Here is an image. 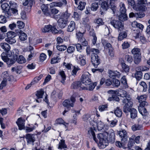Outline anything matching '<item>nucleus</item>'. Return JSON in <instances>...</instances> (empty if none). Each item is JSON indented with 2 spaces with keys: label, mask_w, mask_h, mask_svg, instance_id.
Listing matches in <instances>:
<instances>
[{
  "label": "nucleus",
  "mask_w": 150,
  "mask_h": 150,
  "mask_svg": "<svg viewBox=\"0 0 150 150\" xmlns=\"http://www.w3.org/2000/svg\"><path fill=\"white\" fill-rule=\"evenodd\" d=\"M147 3V1L146 0H138L137 1V5H139V6H144V10H142V11H145L146 9V8L145 6L144 5L146 4Z\"/></svg>",
  "instance_id": "nucleus-32"
},
{
  "label": "nucleus",
  "mask_w": 150,
  "mask_h": 150,
  "mask_svg": "<svg viewBox=\"0 0 150 150\" xmlns=\"http://www.w3.org/2000/svg\"><path fill=\"white\" fill-rule=\"evenodd\" d=\"M76 100L75 98L71 97L70 99H67L64 100L62 103L63 105L67 108V109H65L63 112L64 115L70 109V107H73Z\"/></svg>",
  "instance_id": "nucleus-5"
},
{
  "label": "nucleus",
  "mask_w": 150,
  "mask_h": 150,
  "mask_svg": "<svg viewBox=\"0 0 150 150\" xmlns=\"http://www.w3.org/2000/svg\"><path fill=\"white\" fill-rule=\"evenodd\" d=\"M90 35L92 36V42L93 45H95L96 43L97 40V38L96 35L95 33L94 32H91Z\"/></svg>",
  "instance_id": "nucleus-42"
},
{
  "label": "nucleus",
  "mask_w": 150,
  "mask_h": 150,
  "mask_svg": "<svg viewBox=\"0 0 150 150\" xmlns=\"http://www.w3.org/2000/svg\"><path fill=\"white\" fill-rule=\"evenodd\" d=\"M98 3L99 2H96L93 3L91 6V10L94 11H97L99 8Z\"/></svg>",
  "instance_id": "nucleus-31"
},
{
  "label": "nucleus",
  "mask_w": 150,
  "mask_h": 150,
  "mask_svg": "<svg viewBox=\"0 0 150 150\" xmlns=\"http://www.w3.org/2000/svg\"><path fill=\"white\" fill-rule=\"evenodd\" d=\"M139 111L140 113L143 115H146L147 113V110L146 108L143 107H138Z\"/></svg>",
  "instance_id": "nucleus-44"
},
{
  "label": "nucleus",
  "mask_w": 150,
  "mask_h": 150,
  "mask_svg": "<svg viewBox=\"0 0 150 150\" xmlns=\"http://www.w3.org/2000/svg\"><path fill=\"white\" fill-rule=\"evenodd\" d=\"M75 28V23L73 21H71L68 26L67 31L69 32H72Z\"/></svg>",
  "instance_id": "nucleus-24"
},
{
  "label": "nucleus",
  "mask_w": 150,
  "mask_h": 150,
  "mask_svg": "<svg viewBox=\"0 0 150 150\" xmlns=\"http://www.w3.org/2000/svg\"><path fill=\"white\" fill-rule=\"evenodd\" d=\"M25 138L26 139L27 144H31L33 145H34L35 141L34 135L28 134L25 136Z\"/></svg>",
  "instance_id": "nucleus-13"
},
{
  "label": "nucleus",
  "mask_w": 150,
  "mask_h": 150,
  "mask_svg": "<svg viewBox=\"0 0 150 150\" xmlns=\"http://www.w3.org/2000/svg\"><path fill=\"white\" fill-rule=\"evenodd\" d=\"M119 36L118 37V40H121L126 38L127 35V33L125 31H119Z\"/></svg>",
  "instance_id": "nucleus-28"
},
{
  "label": "nucleus",
  "mask_w": 150,
  "mask_h": 150,
  "mask_svg": "<svg viewBox=\"0 0 150 150\" xmlns=\"http://www.w3.org/2000/svg\"><path fill=\"white\" fill-rule=\"evenodd\" d=\"M17 24L18 28L20 29L23 28L25 26L24 23L21 21H18L17 22Z\"/></svg>",
  "instance_id": "nucleus-64"
},
{
  "label": "nucleus",
  "mask_w": 150,
  "mask_h": 150,
  "mask_svg": "<svg viewBox=\"0 0 150 150\" xmlns=\"http://www.w3.org/2000/svg\"><path fill=\"white\" fill-rule=\"evenodd\" d=\"M91 75L88 72H86L82 74L81 77V81L85 85H89L91 83L90 79Z\"/></svg>",
  "instance_id": "nucleus-9"
},
{
  "label": "nucleus",
  "mask_w": 150,
  "mask_h": 150,
  "mask_svg": "<svg viewBox=\"0 0 150 150\" xmlns=\"http://www.w3.org/2000/svg\"><path fill=\"white\" fill-rule=\"evenodd\" d=\"M86 3L84 2L80 1L79 3L78 8L81 10H83L85 8Z\"/></svg>",
  "instance_id": "nucleus-54"
},
{
  "label": "nucleus",
  "mask_w": 150,
  "mask_h": 150,
  "mask_svg": "<svg viewBox=\"0 0 150 150\" xmlns=\"http://www.w3.org/2000/svg\"><path fill=\"white\" fill-rule=\"evenodd\" d=\"M57 49L59 51H63L67 49V47L64 45H59L57 46Z\"/></svg>",
  "instance_id": "nucleus-63"
},
{
  "label": "nucleus",
  "mask_w": 150,
  "mask_h": 150,
  "mask_svg": "<svg viewBox=\"0 0 150 150\" xmlns=\"http://www.w3.org/2000/svg\"><path fill=\"white\" fill-rule=\"evenodd\" d=\"M12 55L11 54H7L3 52L2 53L1 56L2 60L5 62L7 64L8 67L11 66L13 64L16 62V59L12 57L10 58H8V57H11Z\"/></svg>",
  "instance_id": "nucleus-6"
},
{
  "label": "nucleus",
  "mask_w": 150,
  "mask_h": 150,
  "mask_svg": "<svg viewBox=\"0 0 150 150\" xmlns=\"http://www.w3.org/2000/svg\"><path fill=\"white\" fill-rule=\"evenodd\" d=\"M125 60L129 63H131L133 60L132 57L128 54L125 56Z\"/></svg>",
  "instance_id": "nucleus-51"
},
{
  "label": "nucleus",
  "mask_w": 150,
  "mask_h": 150,
  "mask_svg": "<svg viewBox=\"0 0 150 150\" xmlns=\"http://www.w3.org/2000/svg\"><path fill=\"white\" fill-rule=\"evenodd\" d=\"M75 50V47L73 46L68 47L67 49V51L69 54H71L73 53Z\"/></svg>",
  "instance_id": "nucleus-57"
},
{
  "label": "nucleus",
  "mask_w": 150,
  "mask_h": 150,
  "mask_svg": "<svg viewBox=\"0 0 150 150\" xmlns=\"http://www.w3.org/2000/svg\"><path fill=\"white\" fill-rule=\"evenodd\" d=\"M35 125L36 126H33L31 127H26L25 128V130L26 132H29L32 131L33 130L35 129L36 127L38 126V125L36 123L35 124Z\"/></svg>",
  "instance_id": "nucleus-38"
},
{
  "label": "nucleus",
  "mask_w": 150,
  "mask_h": 150,
  "mask_svg": "<svg viewBox=\"0 0 150 150\" xmlns=\"http://www.w3.org/2000/svg\"><path fill=\"white\" fill-rule=\"evenodd\" d=\"M16 36V34L15 33L12 32H8L7 33V38H15V37Z\"/></svg>",
  "instance_id": "nucleus-39"
},
{
  "label": "nucleus",
  "mask_w": 150,
  "mask_h": 150,
  "mask_svg": "<svg viewBox=\"0 0 150 150\" xmlns=\"http://www.w3.org/2000/svg\"><path fill=\"white\" fill-rule=\"evenodd\" d=\"M5 41L10 44H12L15 43L16 42L15 38H5Z\"/></svg>",
  "instance_id": "nucleus-62"
},
{
  "label": "nucleus",
  "mask_w": 150,
  "mask_h": 150,
  "mask_svg": "<svg viewBox=\"0 0 150 150\" xmlns=\"http://www.w3.org/2000/svg\"><path fill=\"white\" fill-rule=\"evenodd\" d=\"M127 1L129 5H130L136 11H138L139 10H144V6H139V5L135 4V2L134 0H127Z\"/></svg>",
  "instance_id": "nucleus-11"
},
{
  "label": "nucleus",
  "mask_w": 150,
  "mask_h": 150,
  "mask_svg": "<svg viewBox=\"0 0 150 150\" xmlns=\"http://www.w3.org/2000/svg\"><path fill=\"white\" fill-rule=\"evenodd\" d=\"M43 32H51L52 33L55 34L58 33V31L56 29L55 27L51 25H45L42 30Z\"/></svg>",
  "instance_id": "nucleus-10"
},
{
  "label": "nucleus",
  "mask_w": 150,
  "mask_h": 150,
  "mask_svg": "<svg viewBox=\"0 0 150 150\" xmlns=\"http://www.w3.org/2000/svg\"><path fill=\"white\" fill-rule=\"evenodd\" d=\"M20 40L21 41H24L27 39V35L25 33H21L19 36Z\"/></svg>",
  "instance_id": "nucleus-56"
},
{
  "label": "nucleus",
  "mask_w": 150,
  "mask_h": 150,
  "mask_svg": "<svg viewBox=\"0 0 150 150\" xmlns=\"http://www.w3.org/2000/svg\"><path fill=\"white\" fill-rule=\"evenodd\" d=\"M108 72L109 77L113 79L115 78H119L121 75L120 73L117 71H112L110 70Z\"/></svg>",
  "instance_id": "nucleus-19"
},
{
  "label": "nucleus",
  "mask_w": 150,
  "mask_h": 150,
  "mask_svg": "<svg viewBox=\"0 0 150 150\" xmlns=\"http://www.w3.org/2000/svg\"><path fill=\"white\" fill-rule=\"evenodd\" d=\"M13 57L15 59H17L18 58V56L19 54V51L18 50L16 49L13 50Z\"/></svg>",
  "instance_id": "nucleus-61"
},
{
  "label": "nucleus",
  "mask_w": 150,
  "mask_h": 150,
  "mask_svg": "<svg viewBox=\"0 0 150 150\" xmlns=\"http://www.w3.org/2000/svg\"><path fill=\"white\" fill-rule=\"evenodd\" d=\"M94 130L95 129L94 127H90L88 129V133L89 135L92 136L93 140L96 142L97 143L98 142V140L96 138L95 133L94 131Z\"/></svg>",
  "instance_id": "nucleus-21"
},
{
  "label": "nucleus",
  "mask_w": 150,
  "mask_h": 150,
  "mask_svg": "<svg viewBox=\"0 0 150 150\" xmlns=\"http://www.w3.org/2000/svg\"><path fill=\"white\" fill-rule=\"evenodd\" d=\"M60 58L59 57H57L52 58L51 61V63L54 64L59 62H60Z\"/></svg>",
  "instance_id": "nucleus-52"
},
{
  "label": "nucleus",
  "mask_w": 150,
  "mask_h": 150,
  "mask_svg": "<svg viewBox=\"0 0 150 150\" xmlns=\"http://www.w3.org/2000/svg\"><path fill=\"white\" fill-rule=\"evenodd\" d=\"M59 75H60L62 79V80L61 81L62 83L64 84L65 83V81L66 80V76L64 71H60L59 73Z\"/></svg>",
  "instance_id": "nucleus-45"
},
{
  "label": "nucleus",
  "mask_w": 150,
  "mask_h": 150,
  "mask_svg": "<svg viewBox=\"0 0 150 150\" xmlns=\"http://www.w3.org/2000/svg\"><path fill=\"white\" fill-rule=\"evenodd\" d=\"M131 129L134 131L141 130L143 129V126L138 123L133 125L131 127Z\"/></svg>",
  "instance_id": "nucleus-22"
},
{
  "label": "nucleus",
  "mask_w": 150,
  "mask_h": 150,
  "mask_svg": "<svg viewBox=\"0 0 150 150\" xmlns=\"http://www.w3.org/2000/svg\"><path fill=\"white\" fill-rule=\"evenodd\" d=\"M1 7L4 11L6 13H7L9 15H10L8 12H9L10 7L9 6L8 4L5 3L2 4L1 5Z\"/></svg>",
  "instance_id": "nucleus-23"
},
{
  "label": "nucleus",
  "mask_w": 150,
  "mask_h": 150,
  "mask_svg": "<svg viewBox=\"0 0 150 150\" xmlns=\"http://www.w3.org/2000/svg\"><path fill=\"white\" fill-rule=\"evenodd\" d=\"M85 31L86 30H84L83 31H80L76 33V36L79 41H80L84 38L83 37V34L85 33Z\"/></svg>",
  "instance_id": "nucleus-26"
},
{
  "label": "nucleus",
  "mask_w": 150,
  "mask_h": 150,
  "mask_svg": "<svg viewBox=\"0 0 150 150\" xmlns=\"http://www.w3.org/2000/svg\"><path fill=\"white\" fill-rule=\"evenodd\" d=\"M140 88L143 89V91L146 92L147 89V86L146 83L144 81H142L139 83Z\"/></svg>",
  "instance_id": "nucleus-36"
},
{
  "label": "nucleus",
  "mask_w": 150,
  "mask_h": 150,
  "mask_svg": "<svg viewBox=\"0 0 150 150\" xmlns=\"http://www.w3.org/2000/svg\"><path fill=\"white\" fill-rule=\"evenodd\" d=\"M135 76L137 80H139L142 78V71L139 70V71L136 72L135 74Z\"/></svg>",
  "instance_id": "nucleus-43"
},
{
  "label": "nucleus",
  "mask_w": 150,
  "mask_h": 150,
  "mask_svg": "<svg viewBox=\"0 0 150 150\" xmlns=\"http://www.w3.org/2000/svg\"><path fill=\"white\" fill-rule=\"evenodd\" d=\"M92 116V115L89 114H86L83 116L82 119L84 121L90 122L91 121L93 120Z\"/></svg>",
  "instance_id": "nucleus-30"
},
{
  "label": "nucleus",
  "mask_w": 150,
  "mask_h": 150,
  "mask_svg": "<svg viewBox=\"0 0 150 150\" xmlns=\"http://www.w3.org/2000/svg\"><path fill=\"white\" fill-rule=\"evenodd\" d=\"M112 82V85L114 87H118L120 84V81L117 79H113Z\"/></svg>",
  "instance_id": "nucleus-55"
},
{
  "label": "nucleus",
  "mask_w": 150,
  "mask_h": 150,
  "mask_svg": "<svg viewBox=\"0 0 150 150\" xmlns=\"http://www.w3.org/2000/svg\"><path fill=\"white\" fill-rule=\"evenodd\" d=\"M0 46L1 48L6 52L5 53V54H8L11 53V54L12 53L10 51V47L8 44L5 42L1 43L0 44Z\"/></svg>",
  "instance_id": "nucleus-20"
},
{
  "label": "nucleus",
  "mask_w": 150,
  "mask_h": 150,
  "mask_svg": "<svg viewBox=\"0 0 150 150\" xmlns=\"http://www.w3.org/2000/svg\"><path fill=\"white\" fill-rule=\"evenodd\" d=\"M141 35L139 30H134L132 33V35L135 39H137L139 38V36Z\"/></svg>",
  "instance_id": "nucleus-50"
},
{
  "label": "nucleus",
  "mask_w": 150,
  "mask_h": 150,
  "mask_svg": "<svg viewBox=\"0 0 150 150\" xmlns=\"http://www.w3.org/2000/svg\"><path fill=\"white\" fill-rule=\"evenodd\" d=\"M7 84V79L4 78L1 82L0 86V90L2 89Z\"/></svg>",
  "instance_id": "nucleus-58"
},
{
  "label": "nucleus",
  "mask_w": 150,
  "mask_h": 150,
  "mask_svg": "<svg viewBox=\"0 0 150 150\" xmlns=\"http://www.w3.org/2000/svg\"><path fill=\"white\" fill-rule=\"evenodd\" d=\"M86 52L88 55H89L92 53L91 56H95L100 53V51L98 49L95 48L91 49L90 47H87L86 49Z\"/></svg>",
  "instance_id": "nucleus-18"
},
{
  "label": "nucleus",
  "mask_w": 150,
  "mask_h": 150,
  "mask_svg": "<svg viewBox=\"0 0 150 150\" xmlns=\"http://www.w3.org/2000/svg\"><path fill=\"white\" fill-rule=\"evenodd\" d=\"M127 17L126 13H120L118 16L119 20L122 21L127 20Z\"/></svg>",
  "instance_id": "nucleus-41"
},
{
  "label": "nucleus",
  "mask_w": 150,
  "mask_h": 150,
  "mask_svg": "<svg viewBox=\"0 0 150 150\" xmlns=\"http://www.w3.org/2000/svg\"><path fill=\"white\" fill-rule=\"evenodd\" d=\"M41 9L44 14L46 16H49L50 13L49 11L48 7L45 4L42 5L41 6Z\"/></svg>",
  "instance_id": "nucleus-25"
},
{
  "label": "nucleus",
  "mask_w": 150,
  "mask_h": 150,
  "mask_svg": "<svg viewBox=\"0 0 150 150\" xmlns=\"http://www.w3.org/2000/svg\"><path fill=\"white\" fill-rule=\"evenodd\" d=\"M140 50L137 48H134L132 50V53L134 55H136L137 56L140 54Z\"/></svg>",
  "instance_id": "nucleus-48"
},
{
  "label": "nucleus",
  "mask_w": 150,
  "mask_h": 150,
  "mask_svg": "<svg viewBox=\"0 0 150 150\" xmlns=\"http://www.w3.org/2000/svg\"><path fill=\"white\" fill-rule=\"evenodd\" d=\"M108 100L110 101L115 100L116 101H119L120 99L116 95L112 94L111 97H110L108 98Z\"/></svg>",
  "instance_id": "nucleus-47"
},
{
  "label": "nucleus",
  "mask_w": 150,
  "mask_h": 150,
  "mask_svg": "<svg viewBox=\"0 0 150 150\" xmlns=\"http://www.w3.org/2000/svg\"><path fill=\"white\" fill-rule=\"evenodd\" d=\"M71 88L79 89V90H83L84 88L80 81H75L73 83L71 86Z\"/></svg>",
  "instance_id": "nucleus-16"
},
{
  "label": "nucleus",
  "mask_w": 150,
  "mask_h": 150,
  "mask_svg": "<svg viewBox=\"0 0 150 150\" xmlns=\"http://www.w3.org/2000/svg\"><path fill=\"white\" fill-rule=\"evenodd\" d=\"M120 96L125 98L122 99V102L125 104H128L129 100L133 101V100L132 98L130 95L127 94V92L124 90H122L120 91Z\"/></svg>",
  "instance_id": "nucleus-8"
},
{
  "label": "nucleus",
  "mask_w": 150,
  "mask_h": 150,
  "mask_svg": "<svg viewBox=\"0 0 150 150\" xmlns=\"http://www.w3.org/2000/svg\"><path fill=\"white\" fill-rule=\"evenodd\" d=\"M99 139V146L101 148H104L107 146V142L113 143L115 140V134L114 130L110 129L108 131H105L103 133H100L97 136Z\"/></svg>",
  "instance_id": "nucleus-1"
},
{
  "label": "nucleus",
  "mask_w": 150,
  "mask_h": 150,
  "mask_svg": "<svg viewBox=\"0 0 150 150\" xmlns=\"http://www.w3.org/2000/svg\"><path fill=\"white\" fill-rule=\"evenodd\" d=\"M121 83L123 85L124 87L125 88L128 87L127 79L125 76H124L122 77L121 79Z\"/></svg>",
  "instance_id": "nucleus-46"
},
{
  "label": "nucleus",
  "mask_w": 150,
  "mask_h": 150,
  "mask_svg": "<svg viewBox=\"0 0 150 150\" xmlns=\"http://www.w3.org/2000/svg\"><path fill=\"white\" fill-rule=\"evenodd\" d=\"M25 120L21 117L19 118L17 120L16 123L19 130H21L25 129Z\"/></svg>",
  "instance_id": "nucleus-15"
},
{
  "label": "nucleus",
  "mask_w": 150,
  "mask_h": 150,
  "mask_svg": "<svg viewBox=\"0 0 150 150\" xmlns=\"http://www.w3.org/2000/svg\"><path fill=\"white\" fill-rule=\"evenodd\" d=\"M110 23L114 28L118 30V32L122 31L124 29L123 23L119 20H111Z\"/></svg>",
  "instance_id": "nucleus-7"
},
{
  "label": "nucleus",
  "mask_w": 150,
  "mask_h": 150,
  "mask_svg": "<svg viewBox=\"0 0 150 150\" xmlns=\"http://www.w3.org/2000/svg\"><path fill=\"white\" fill-rule=\"evenodd\" d=\"M44 91L42 90L38 91L36 93L37 98H42L44 94Z\"/></svg>",
  "instance_id": "nucleus-49"
},
{
  "label": "nucleus",
  "mask_w": 150,
  "mask_h": 150,
  "mask_svg": "<svg viewBox=\"0 0 150 150\" xmlns=\"http://www.w3.org/2000/svg\"><path fill=\"white\" fill-rule=\"evenodd\" d=\"M91 62L94 67L96 68L100 63L99 57L96 54L95 56L92 55Z\"/></svg>",
  "instance_id": "nucleus-14"
},
{
  "label": "nucleus",
  "mask_w": 150,
  "mask_h": 150,
  "mask_svg": "<svg viewBox=\"0 0 150 150\" xmlns=\"http://www.w3.org/2000/svg\"><path fill=\"white\" fill-rule=\"evenodd\" d=\"M121 65L122 67L121 71L122 72L127 73L129 71V67L128 66L124 63H122Z\"/></svg>",
  "instance_id": "nucleus-27"
},
{
  "label": "nucleus",
  "mask_w": 150,
  "mask_h": 150,
  "mask_svg": "<svg viewBox=\"0 0 150 150\" xmlns=\"http://www.w3.org/2000/svg\"><path fill=\"white\" fill-rule=\"evenodd\" d=\"M83 24L84 26L88 29H90L91 26L90 25V23L89 19L87 18L83 19Z\"/></svg>",
  "instance_id": "nucleus-33"
},
{
  "label": "nucleus",
  "mask_w": 150,
  "mask_h": 150,
  "mask_svg": "<svg viewBox=\"0 0 150 150\" xmlns=\"http://www.w3.org/2000/svg\"><path fill=\"white\" fill-rule=\"evenodd\" d=\"M139 12L135 13V17L136 18H141L144 17L145 14L144 12V11H142V10H139Z\"/></svg>",
  "instance_id": "nucleus-40"
},
{
  "label": "nucleus",
  "mask_w": 150,
  "mask_h": 150,
  "mask_svg": "<svg viewBox=\"0 0 150 150\" xmlns=\"http://www.w3.org/2000/svg\"><path fill=\"white\" fill-rule=\"evenodd\" d=\"M114 113L116 116L118 117H120L122 114V112L121 110L119 108L117 107L114 110Z\"/></svg>",
  "instance_id": "nucleus-35"
},
{
  "label": "nucleus",
  "mask_w": 150,
  "mask_h": 150,
  "mask_svg": "<svg viewBox=\"0 0 150 150\" xmlns=\"http://www.w3.org/2000/svg\"><path fill=\"white\" fill-rule=\"evenodd\" d=\"M107 108L108 106L107 105H100L99 107V110L101 112L107 110Z\"/></svg>",
  "instance_id": "nucleus-60"
},
{
  "label": "nucleus",
  "mask_w": 150,
  "mask_h": 150,
  "mask_svg": "<svg viewBox=\"0 0 150 150\" xmlns=\"http://www.w3.org/2000/svg\"><path fill=\"white\" fill-rule=\"evenodd\" d=\"M128 104H125L123 106V110L125 113H127L129 112L130 113L131 117L134 119L137 116V111L134 108H132L133 105V102L129 100Z\"/></svg>",
  "instance_id": "nucleus-4"
},
{
  "label": "nucleus",
  "mask_w": 150,
  "mask_h": 150,
  "mask_svg": "<svg viewBox=\"0 0 150 150\" xmlns=\"http://www.w3.org/2000/svg\"><path fill=\"white\" fill-rule=\"evenodd\" d=\"M16 61L19 64H23L25 63L26 60L22 55H20L18 58L17 59Z\"/></svg>",
  "instance_id": "nucleus-37"
},
{
  "label": "nucleus",
  "mask_w": 150,
  "mask_h": 150,
  "mask_svg": "<svg viewBox=\"0 0 150 150\" xmlns=\"http://www.w3.org/2000/svg\"><path fill=\"white\" fill-rule=\"evenodd\" d=\"M67 145L65 143V140L61 139L59 143L58 148L60 149L65 148H67Z\"/></svg>",
  "instance_id": "nucleus-34"
},
{
  "label": "nucleus",
  "mask_w": 150,
  "mask_h": 150,
  "mask_svg": "<svg viewBox=\"0 0 150 150\" xmlns=\"http://www.w3.org/2000/svg\"><path fill=\"white\" fill-rule=\"evenodd\" d=\"M76 59L78 63L82 66H84L86 64L85 57L83 55L79 54L77 55Z\"/></svg>",
  "instance_id": "nucleus-17"
},
{
  "label": "nucleus",
  "mask_w": 150,
  "mask_h": 150,
  "mask_svg": "<svg viewBox=\"0 0 150 150\" xmlns=\"http://www.w3.org/2000/svg\"><path fill=\"white\" fill-rule=\"evenodd\" d=\"M80 69L78 66L74 67L71 72V75L74 76H76L77 71Z\"/></svg>",
  "instance_id": "nucleus-53"
},
{
  "label": "nucleus",
  "mask_w": 150,
  "mask_h": 150,
  "mask_svg": "<svg viewBox=\"0 0 150 150\" xmlns=\"http://www.w3.org/2000/svg\"><path fill=\"white\" fill-rule=\"evenodd\" d=\"M104 125L101 122H98L97 125V127L98 130H101L102 129L104 130V128H105V126L104 127Z\"/></svg>",
  "instance_id": "nucleus-59"
},
{
  "label": "nucleus",
  "mask_w": 150,
  "mask_h": 150,
  "mask_svg": "<svg viewBox=\"0 0 150 150\" xmlns=\"http://www.w3.org/2000/svg\"><path fill=\"white\" fill-rule=\"evenodd\" d=\"M70 13L67 11L64 13H60L59 14L54 15V18L57 21V23L60 28H65L67 23L68 18L70 16Z\"/></svg>",
  "instance_id": "nucleus-2"
},
{
  "label": "nucleus",
  "mask_w": 150,
  "mask_h": 150,
  "mask_svg": "<svg viewBox=\"0 0 150 150\" xmlns=\"http://www.w3.org/2000/svg\"><path fill=\"white\" fill-rule=\"evenodd\" d=\"M34 0H24L23 1V4L24 6H28L31 8L33 5Z\"/></svg>",
  "instance_id": "nucleus-29"
},
{
  "label": "nucleus",
  "mask_w": 150,
  "mask_h": 150,
  "mask_svg": "<svg viewBox=\"0 0 150 150\" xmlns=\"http://www.w3.org/2000/svg\"><path fill=\"white\" fill-rule=\"evenodd\" d=\"M118 134L122 142H127L128 136L126 130L121 129L120 131Z\"/></svg>",
  "instance_id": "nucleus-12"
},
{
  "label": "nucleus",
  "mask_w": 150,
  "mask_h": 150,
  "mask_svg": "<svg viewBox=\"0 0 150 150\" xmlns=\"http://www.w3.org/2000/svg\"><path fill=\"white\" fill-rule=\"evenodd\" d=\"M116 0H108L102 2L101 4L100 12L101 15H103L104 12L106 11L109 8L112 10L113 13L115 15L116 13L117 7L115 6Z\"/></svg>",
  "instance_id": "nucleus-3"
}]
</instances>
